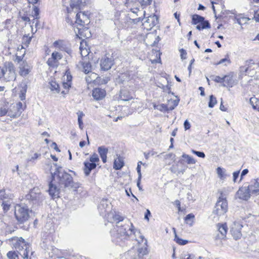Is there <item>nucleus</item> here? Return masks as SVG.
I'll use <instances>...</instances> for the list:
<instances>
[{
    "instance_id": "13d9d810",
    "label": "nucleus",
    "mask_w": 259,
    "mask_h": 259,
    "mask_svg": "<svg viewBox=\"0 0 259 259\" xmlns=\"http://www.w3.org/2000/svg\"><path fill=\"white\" fill-rule=\"evenodd\" d=\"M55 62H56V61L54 60L52 57L50 58H49L47 61V63H48V65L50 66H53Z\"/></svg>"
},
{
    "instance_id": "a878e982",
    "label": "nucleus",
    "mask_w": 259,
    "mask_h": 259,
    "mask_svg": "<svg viewBox=\"0 0 259 259\" xmlns=\"http://www.w3.org/2000/svg\"><path fill=\"white\" fill-rule=\"evenodd\" d=\"M224 82L225 83L223 84L224 87H232L234 84V80L233 79L232 76L230 75H225L223 77Z\"/></svg>"
},
{
    "instance_id": "72a5a7b5",
    "label": "nucleus",
    "mask_w": 259,
    "mask_h": 259,
    "mask_svg": "<svg viewBox=\"0 0 259 259\" xmlns=\"http://www.w3.org/2000/svg\"><path fill=\"white\" fill-rule=\"evenodd\" d=\"M175 241L179 244L180 245H185L187 243H188V241L187 240H184L180 238H179L176 234V231H175Z\"/></svg>"
},
{
    "instance_id": "4c0bfd02",
    "label": "nucleus",
    "mask_w": 259,
    "mask_h": 259,
    "mask_svg": "<svg viewBox=\"0 0 259 259\" xmlns=\"http://www.w3.org/2000/svg\"><path fill=\"white\" fill-rule=\"evenodd\" d=\"M7 256L9 259H19L18 253L15 251H9Z\"/></svg>"
},
{
    "instance_id": "37998d69",
    "label": "nucleus",
    "mask_w": 259,
    "mask_h": 259,
    "mask_svg": "<svg viewBox=\"0 0 259 259\" xmlns=\"http://www.w3.org/2000/svg\"><path fill=\"white\" fill-rule=\"evenodd\" d=\"M113 219L114 221H118L116 223V225H120V222H122L123 221V217L120 216L118 214H115L113 215Z\"/></svg>"
},
{
    "instance_id": "8fccbe9b",
    "label": "nucleus",
    "mask_w": 259,
    "mask_h": 259,
    "mask_svg": "<svg viewBox=\"0 0 259 259\" xmlns=\"http://www.w3.org/2000/svg\"><path fill=\"white\" fill-rule=\"evenodd\" d=\"M249 20V18H246V17H242V18H238L237 19V23L241 25L242 24V23H246L247 21Z\"/></svg>"
},
{
    "instance_id": "aec40b11",
    "label": "nucleus",
    "mask_w": 259,
    "mask_h": 259,
    "mask_svg": "<svg viewBox=\"0 0 259 259\" xmlns=\"http://www.w3.org/2000/svg\"><path fill=\"white\" fill-rule=\"evenodd\" d=\"M84 172L85 176H88L90 174V172L92 169H95L97 165L95 163L90 162L88 161H85L84 162Z\"/></svg>"
},
{
    "instance_id": "6e6552de",
    "label": "nucleus",
    "mask_w": 259,
    "mask_h": 259,
    "mask_svg": "<svg viewBox=\"0 0 259 259\" xmlns=\"http://www.w3.org/2000/svg\"><path fill=\"white\" fill-rule=\"evenodd\" d=\"M243 227L242 222L240 221H235L231 225L230 232L236 240L240 238L241 236V230Z\"/></svg>"
},
{
    "instance_id": "423d86ee",
    "label": "nucleus",
    "mask_w": 259,
    "mask_h": 259,
    "mask_svg": "<svg viewBox=\"0 0 259 259\" xmlns=\"http://www.w3.org/2000/svg\"><path fill=\"white\" fill-rule=\"evenodd\" d=\"M112 209L111 203L107 199H102L98 206V209L101 215L106 217L109 216Z\"/></svg>"
},
{
    "instance_id": "cd10ccee",
    "label": "nucleus",
    "mask_w": 259,
    "mask_h": 259,
    "mask_svg": "<svg viewBox=\"0 0 259 259\" xmlns=\"http://www.w3.org/2000/svg\"><path fill=\"white\" fill-rule=\"evenodd\" d=\"M196 25V29L199 30L210 28V25L209 22H204L202 23H198Z\"/></svg>"
},
{
    "instance_id": "5fc2aeb1",
    "label": "nucleus",
    "mask_w": 259,
    "mask_h": 259,
    "mask_svg": "<svg viewBox=\"0 0 259 259\" xmlns=\"http://www.w3.org/2000/svg\"><path fill=\"white\" fill-rule=\"evenodd\" d=\"M82 21L81 19L80 18V15L78 13H77L76 15L75 23L78 24L82 25Z\"/></svg>"
},
{
    "instance_id": "bb28decb",
    "label": "nucleus",
    "mask_w": 259,
    "mask_h": 259,
    "mask_svg": "<svg viewBox=\"0 0 259 259\" xmlns=\"http://www.w3.org/2000/svg\"><path fill=\"white\" fill-rule=\"evenodd\" d=\"M182 157L184 159L181 160V162H182L183 160H184V159L186 160V162H187L189 164H193L196 163V160L195 159L192 157V156H189V155H187L186 154H183L182 156Z\"/></svg>"
},
{
    "instance_id": "f8f14e48",
    "label": "nucleus",
    "mask_w": 259,
    "mask_h": 259,
    "mask_svg": "<svg viewBox=\"0 0 259 259\" xmlns=\"http://www.w3.org/2000/svg\"><path fill=\"white\" fill-rule=\"evenodd\" d=\"M15 247L16 249L19 250H22V249L25 248V250L23 252V254L22 255L23 256L24 259H28V251L27 250V247L26 245V244L25 243L24 240L22 238H20L18 239L16 243L15 244ZM21 255V254L20 253Z\"/></svg>"
},
{
    "instance_id": "603ef678",
    "label": "nucleus",
    "mask_w": 259,
    "mask_h": 259,
    "mask_svg": "<svg viewBox=\"0 0 259 259\" xmlns=\"http://www.w3.org/2000/svg\"><path fill=\"white\" fill-rule=\"evenodd\" d=\"M8 198V195L6 194L4 189L0 190V199L3 200Z\"/></svg>"
},
{
    "instance_id": "9d476101",
    "label": "nucleus",
    "mask_w": 259,
    "mask_h": 259,
    "mask_svg": "<svg viewBox=\"0 0 259 259\" xmlns=\"http://www.w3.org/2000/svg\"><path fill=\"white\" fill-rule=\"evenodd\" d=\"M158 17L155 15L149 16L143 22V27L147 30H151L158 23Z\"/></svg>"
},
{
    "instance_id": "b1692460",
    "label": "nucleus",
    "mask_w": 259,
    "mask_h": 259,
    "mask_svg": "<svg viewBox=\"0 0 259 259\" xmlns=\"http://www.w3.org/2000/svg\"><path fill=\"white\" fill-rule=\"evenodd\" d=\"M124 165V162L122 157L118 156L114 160L113 164V168L115 169H120Z\"/></svg>"
},
{
    "instance_id": "2eb2a0df",
    "label": "nucleus",
    "mask_w": 259,
    "mask_h": 259,
    "mask_svg": "<svg viewBox=\"0 0 259 259\" xmlns=\"http://www.w3.org/2000/svg\"><path fill=\"white\" fill-rule=\"evenodd\" d=\"M20 75L26 76L31 71L32 66L28 64L26 61H22L20 65Z\"/></svg>"
},
{
    "instance_id": "c85d7f7f",
    "label": "nucleus",
    "mask_w": 259,
    "mask_h": 259,
    "mask_svg": "<svg viewBox=\"0 0 259 259\" xmlns=\"http://www.w3.org/2000/svg\"><path fill=\"white\" fill-rule=\"evenodd\" d=\"M195 216L193 213H189L187 214L185 218V221L186 224L189 225L190 226H192L193 223L194 222Z\"/></svg>"
},
{
    "instance_id": "412c9836",
    "label": "nucleus",
    "mask_w": 259,
    "mask_h": 259,
    "mask_svg": "<svg viewBox=\"0 0 259 259\" xmlns=\"http://www.w3.org/2000/svg\"><path fill=\"white\" fill-rule=\"evenodd\" d=\"M19 87L21 88L19 97L21 100L23 101L25 99L26 93L27 91V85L25 82H22Z\"/></svg>"
},
{
    "instance_id": "4be33fe9",
    "label": "nucleus",
    "mask_w": 259,
    "mask_h": 259,
    "mask_svg": "<svg viewBox=\"0 0 259 259\" xmlns=\"http://www.w3.org/2000/svg\"><path fill=\"white\" fill-rule=\"evenodd\" d=\"M133 97L129 92L125 90H121L120 92V99L122 101H127L132 99Z\"/></svg>"
},
{
    "instance_id": "9b49d317",
    "label": "nucleus",
    "mask_w": 259,
    "mask_h": 259,
    "mask_svg": "<svg viewBox=\"0 0 259 259\" xmlns=\"http://www.w3.org/2000/svg\"><path fill=\"white\" fill-rule=\"evenodd\" d=\"M113 65V60L106 56L102 58L100 61V66L102 70L106 71L110 69Z\"/></svg>"
},
{
    "instance_id": "f3484780",
    "label": "nucleus",
    "mask_w": 259,
    "mask_h": 259,
    "mask_svg": "<svg viewBox=\"0 0 259 259\" xmlns=\"http://www.w3.org/2000/svg\"><path fill=\"white\" fill-rule=\"evenodd\" d=\"M248 186L252 195L256 196L259 195V179L252 180L250 185Z\"/></svg>"
},
{
    "instance_id": "5701e85b",
    "label": "nucleus",
    "mask_w": 259,
    "mask_h": 259,
    "mask_svg": "<svg viewBox=\"0 0 259 259\" xmlns=\"http://www.w3.org/2000/svg\"><path fill=\"white\" fill-rule=\"evenodd\" d=\"M192 23L194 25H196L198 23H202L204 22H208V21L205 20L203 17L197 14H194L192 16Z\"/></svg>"
},
{
    "instance_id": "4d7b16f0",
    "label": "nucleus",
    "mask_w": 259,
    "mask_h": 259,
    "mask_svg": "<svg viewBox=\"0 0 259 259\" xmlns=\"http://www.w3.org/2000/svg\"><path fill=\"white\" fill-rule=\"evenodd\" d=\"M180 51V53H181V58L182 59H186V55H187V53H186V51L182 49H181Z\"/></svg>"
},
{
    "instance_id": "c756f323",
    "label": "nucleus",
    "mask_w": 259,
    "mask_h": 259,
    "mask_svg": "<svg viewBox=\"0 0 259 259\" xmlns=\"http://www.w3.org/2000/svg\"><path fill=\"white\" fill-rule=\"evenodd\" d=\"M71 82H64L62 83V88L64 89L62 91L61 94L63 95H66L68 93L69 89L71 87Z\"/></svg>"
},
{
    "instance_id": "393cba45",
    "label": "nucleus",
    "mask_w": 259,
    "mask_h": 259,
    "mask_svg": "<svg viewBox=\"0 0 259 259\" xmlns=\"http://www.w3.org/2000/svg\"><path fill=\"white\" fill-rule=\"evenodd\" d=\"M82 67V71L88 74L91 71L92 66L89 61H83L81 62Z\"/></svg>"
},
{
    "instance_id": "e433bc0d",
    "label": "nucleus",
    "mask_w": 259,
    "mask_h": 259,
    "mask_svg": "<svg viewBox=\"0 0 259 259\" xmlns=\"http://www.w3.org/2000/svg\"><path fill=\"white\" fill-rule=\"evenodd\" d=\"M25 107L26 105L21 102H19L16 104V108L18 110V112L17 113L18 114V116L20 115L22 111L24 110Z\"/></svg>"
},
{
    "instance_id": "a19ab883",
    "label": "nucleus",
    "mask_w": 259,
    "mask_h": 259,
    "mask_svg": "<svg viewBox=\"0 0 259 259\" xmlns=\"http://www.w3.org/2000/svg\"><path fill=\"white\" fill-rule=\"evenodd\" d=\"M2 206L4 211L6 212H7L10 208V203L9 201H4L2 203Z\"/></svg>"
},
{
    "instance_id": "e2e57ef3",
    "label": "nucleus",
    "mask_w": 259,
    "mask_h": 259,
    "mask_svg": "<svg viewBox=\"0 0 259 259\" xmlns=\"http://www.w3.org/2000/svg\"><path fill=\"white\" fill-rule=\"evenodd\" d=\"M175 202H176V205H177V207H178L179 211H181L180 201L179 200H176Z\"/></svg>"
},
{
    "instance_id": "052dcab7",
    "label": "nucleus",
    "mask_w": 259,
    "mask_h": 259,
    "mask_svg": "<svg viewBox=\"0 0 259 259\" xmlns=\"http://www.w3.org/2000/svg\"><path fill=\"white\" fill-rule=\"evenodd\" d=\"M66 82H71L72 80V76L71 75L70 72L66 71Z\"/></svg>"
},
{
    "instance_id": "4468645a",
    "label": "nucleus",
    "mask_w": 259,
    "mask_h": 259,
    "mask_svg": "<svg viewBox=\"0 0 259 259\" xmlns=\"http://www.w3.org/2000/svg\"><path fill=\"white\" fill-rule=\"evenodd\" d=\"M130 10L132 13L136 14L137 16H139V17L132 19L133 22L134 23H137L143 20L142 17L145 16V11H143L142 10H140L137 7L131 8H130Z\"/></svg>"
},
{
    "instance_id": "0eeeda50",
    "label": "nucleus",
    "mask_w": 259,
    "mask_h": 259,
    "mask_svg": "<svg viewBox=\"0 0 259 259\" xmlns=\"http://www.w3.org/2000/svg\"><path fill=\"white\" fill-rule=\"evenodd\" d=\"M251 192L247 184H245L240 187L236 194V197L243 200H248L251 196Z\"/></svg>"
},
{
    "instance_id": "f704fd0d",
    "label": "nucleus",
    "mask_w": 259,
    "mask_h": 259,
    "mask_svg": "<svg viewBox=\"0 0 259 259\" xmlns=\"http://www.w3.org/2000/svg\"><path fill=\"white\" fill-rule=\"evenodd\" d=\"M217 103L216 98L213 96L210 95L209 97V101L208 102V107L209 108H212Z\"/></svg>"
},
{
    "instance_id": "2f4dec72",
    "label": "nucleus",
    "mask_w": 259,
    "mask_h": 259,
    "mask_svg": "<svg viewBox=\"0 0 259 259\" xmlns=\"http://www.w3.org/2000/svg\"><path fill=\"white\" fill-rule=\"evenodd\" d=\"M227 226L226 224L221 225L219 227L218 230L221 234L222 237H224L226 236V234L227 232Z\"/></svg>"
},
{
    "instance_id": "338daca9",
    "label": "nucleus",
    "mask_w": 259,
    "mask_h": 259,
    "mask_svg": "<svg viewBox=\"0 0 259 259\" xmlns=\"http://www.w3.org/2000/svg\"><path fill=\"white\" fill-rule=\"evenodd\" d=\"M66 21L69 25H72V21L71 20V19H70L69 16H67L66 17Z\"/></svg>"
},
{
    "instance_id": "774afa93",
    "label": "nucleus",
    "mask_w": 259,
    "mask_h": 259,
    "mask_svg": "<svg viewBox=\"0 0 259 259\" xmlns=\"http://www.w3.org/2000/svg\"><path fill=\"white\" fill-rule=\"evenodd\" d=\"M254 18L255 19V20L256 22H259V13H258L257 12L255 13L254 14Z\"/></svg>"
},
{
    "instance_id": "a211bd4d",
    "label": "nucleus",
    "mask_w": 259,
    "mask_h": 259,
    "mask_svg": "<svg viewBox=\"0 0 259 259\" xmlns=\"http://www.w3.org/2000/svg\"><path fill=\"white\" fill-rule=\"evenodd\" d=\"M93 97L96 100H100L106 96V91L100 88L94 89L92 93Z\"/></svg>"
},
{
    "instance_id": "c9c22d12",
    "label": "nucleus",
    "mask_w": 259,
    "mask_h": 259,
    "mask_svg": "<svg viewBox=\"0 0 259 259\" xmlns=\"http://www.w3.org/2000/svg\"><path fill=\"white\" fill-rule=\"evenodd\" d=\"M32 36H29L28 35H24L22 38V42L24 45L28 47L30 44Z\"/></svg>"
},
{
    "instance_id": "680f3d73",
    "label": "nucleus",
    "mask_w": 259,
    "mask_h": 259,
    "mask_svg": "<svg viewBox=\"0 0 259 259\" xmlns=\"http://www.w3.org/2000/svg\"><path fill=\"white\" fill-rule=\"evenodd\" d=\"M137 170L138 174V177H139V179L142 178V174L141 171V166L140 164H137Z\"/></svg>"
},
{
    "instance_id": "6e6d98bb",
    "label": "nucleus",
    "mask_w": 259,
    "mask_h": 259,
    "mask_svg": "<svg viewBox=\"0 0 259 259\" xmlns=\"http://www.w3.org/2000/svg\"><path fill=\"white\" fill-rule=\"evenodd\" d=\"M184 126L185 130H188L190 128L191 124L188 120H186L184 121Z\"/></svg>"
},
{
    "instance_id": "ea45409f",
    "label": "nucleus",
    "mask_w": 259,
    "mask_h": 259,
    "mask_svg": "<svg viewBox=\"0 0 259 259\" xmlns=\"http://www.w3.org/2000/svg\"><path fill=\"white\" fill-rule=\"evenodd\" d=\"M210 78L212 80H213L216 82H218V83L224 82L223 77H221L219 76L211 75L210 76Z\"/></svg>"
},
{
    "instance_id": "f257e3e1",
    "label": "nucleus",
    "mask_w": 259,
    "mask_h": 259,
    "mask_svg": "<svg viewBox=\"0 0 259 259\" xmlns=\"http://www.w3.org/2000/svg\"><path fill=\"white\" fill-rule=\"evenodd\" d=\"M137 232L140 233L139 231L135 230L133 224L127 221L123 225H116L111 233L113 241L116 243H120L121 241L127 239L132 234H136Z\"/></svg>"
},
{
    "instance_id": "09e8293b",
    "label": "nucleus",
    "mask_w": 259,
    "mask_h": 259,
    "mask_svg": "<svg viewBox=\"0 0 259 259\" xmlns=\"http://www.w3.org/2000/svg\"><path fill=\"white\" fill-rule=\"evenodd\" d=\"M217 172L219 176V177L221 179H223L224 178V170L220 167H219L217 169Z\"/></svg>"
},
{
    "instance_id": "58836bf2",
    "label": "nucleus",
    "mask_w": 259,
    "mask_h": 259,
    "mask_svg": "<svg viewBox=\"0 0 259 259\" xmlns=\"http://www.w3.org/2000/svg\"><path fill=\"white\" fill-rule=\"evenodd\" d=\"M41 156L40 153H35L33 156L29 157L27 158V162H34L35 160L37 159Z\"/></svg>"
},
{
    "instance_id": "7ed1b4c3",
    "label": "nucleus",
    "mask_w": 259,
    "mask_h": 259,
    "mask_svg": "<svg viewBox=\"0 0 259 259\" xmlns=\"http://www.w3.org/2000/svg\"><path fill=\"white\" fill-rule=\"evenodd\" d=\"M32 210L23 204H17L15 208V216L19 223H24L30 218Z\"/></svg>"
},
{
    "instance_id": "0e129e2a",
    "label": "nucleus",
    "mask_w": 259,
    "mask_h": 259,
    "mask_svg": "<svg viewBox=\"0 0 259 259\" xmlns=\"http://www.w3.org/2000/svg\"><path fill=\"white\" fill-rule=\"evenodd\" d=\"M192 255L189 254H185L182 257L181 259H192Z\"/></svg>"
},
{
    "instance_id": "1a4fd4ad",
    "label": "nucleus",
    "mask_w": 259,
    "mask_h": 259,
    "mask_svg": "<svg viewBox=\"0 0 259 259\" xmlns=\"http://www.w3.org/2000/svg\"><path fill=\"white\" fill-rule=\"evenodd\" d=\"M85 2L86 0H70V8H67V13H71L74 9L76 10L74 13H76L85 5Z\"/></svg>"
},
{
    "instance_id": "a18cd8bd",
    "label": "nucleus",
    "mask_w": 259,
    "mask_h": 259,
    "mask_svg": "<svg viewBox=\"0 0 259 259\" xmlns=\"http://www.w3.org/2000/svg\"><path fill=\"white\" fill-rule=\"evenodd\" d=\"M90 162L93 163L98 162L99 161V158L98 157V155L96 153L93 154L90 158Z\"/></svg>"
},
{
    "instance_id": "473e14b6",
    "label": "nucleus",
    "mask_w": 259,
    "mask_h": 259,
    "mask_svg": "<svg viewBox=\"0 0 259 259\" xmlns=\"http://www.w3.org/2000/svg\"><path fill=\"white\" fill-rule=\"evenodd\" d=\"M77 114L78 116V122L79 128L80 129H82L83 122L82 120V118L84 115V114H83V113L82 111H79L77 113Z\"/></svg>"
},
{
    "instance_id": "f03ea898",
    "label": "nucleus",
    "mask_w": 259,
    "mask_h": 259,
    "mask_svg": "<svg viewBox=\"0 0 259 259\" xmlns=\"http://www.w3.org/2000/svg\"><path fill=\"white\" fill-rule=\"evenodd\" d=\"M56 167L55 171H51L52 178L53 180L57 181L61 187L70 189L72 188H76L75 186L72 176L65 170H62V167L57 166V163H54Z\"/></svg>"
},
{
    "instance_id": "69168bd1",
    "label": "nucleus",
    "mask_w": 259,
    "mask_h": 259,
    "mask_svg": "<svg viewBox=\"0 0 259 259\" xmlns=\"http://www.w3.org/2000/svg\"><path fill=\"white\" fill-rule=\"evenodd\" d=\"M152 0H143L142 1V4L144 5H150L151 3Z\"/></svg>"
},
{
    "instance_id": "49530a36",
    "label": "nucleus",
    "mask_w": 259,
    "mask_h": 259,
    "mask_svg": "<svg viewBox=\"0 0 259 259\" xmlns=\"http://www.w3.org/2000/svg\"><path fill=\"white\" fill-rule=\"evenodd\" d=\"M191 151L193 154L196 155L197 156L199 157L204 158L205 156L204 153L203 152L197 151L194 150H192Z\"/></svg>"
},
{
    "instance_id": "3c124183",
    "label": "nucleus",
    "mask_w": 259,
    "mask_h": 259,
    "mask_svg": "<svg viewBox=\"0 0 259 259\" xmlns=\"http://www.w3.org/2000/svg\"><path fill=\"white\" fill-rule=\"evenodd\" d=\"M157 109L161 111H168V107L164 104L160 105L157 107Z\"/></svg>"
},
{
    "instance_id": "de8ad7c7",
    "label": "nucleus",
    "mask_w": 259,
    "mask_h": 259,
    "mask_svg": "<svg viewBox=\"0 0 259 259\" xmlns=\"http://www.w3.org/2000/svg\"><path fill=\"white\" fill-rule=\"evenodd\" d=\"M138 252L139 255H141L142 256H143L148 253L147 249L146 247H142L141 248H139L138 249Z\"/></svg>"
},
{
    "instance_id": "864d4df0",
    "label": "nucleus",
    "mask_w": 259,
    "mask_h": 259,
    "mask_svg": "<svg viewBox=\"0 0 259 259\" xmlns=\"http://www.w3.org/2000/svg\"><path fill=\"white\" fill-rule=\"evenodd\" d=\"M80 54L82 57H86L89 54L88 50L85 49H82L81 46L80 47Z\"/></svg>"
},
{
    "instance_id": "dca6fc26",
    "label": "nucleus",
    "mask_w": 259,
    "mask_h": 259,
    "mask_svg": "<svg viewBox=\"0 0 259 259\" xmlns=\"http://www.w3.org/2000/svg\"><path fill=\"white\" fill-rule=\"evenodd\" d=\"M55 182H56V181L53 180L52 179L51 182L49 183V188L48 190L49 194L54 198L59 197V189L56 185L54 183Z\"/></svg>"
},
{
    "instance_id": "39448f33",
    "label": "nucleus",
    "mask_w": 259,
    "mask_h": 259,
    "mask_svg": "<svg viewBox=\"0 0 259 259\" xmlns=\"http://www.w3.org/2000/svg\"><path fill=\"white\" fill-rule=\"evenodd\" d=\"M3 79L6 81H11L16 79L15 67L12 62H6L4 65Z\"/></svg>"
},
{
    "instance_id": "6ab92c4d",
    "label": "nucleus",
    "mask_w": 259,
    "mask_h": 259,
    "mask_svg": "<svg viewBox=\"0 0 259 259\" xmlns=\"http://www.w3.org/2000/svg\"><path fill=\"white\" fill-rule=\"evenodd\" d=\"M98 152L103 163H106L108 149L104 146H100L98 148Z\"/></svg>"
},
{
    "instance_id": "ddd939ff",
    "label": "nucleus",
    "mask_w": 259,
    "mask_h": 259,
    "mask_svg": "<svg viewBox=\"0 0 259 259\" xmlns=\"http://www.w3.org/2000/svg\"><path fill=\"white\" fill-rule=\"evenodd\" d=\"M8 106L9 104L7 103L0 107V117L4 116L7 114L8 116L13 118L18 117V114L12 113L11 110H9Z\"/></svg>"
},
{
    "instance_id": "7c9ffc66",
    "label": "nucleus",
    "mask_w": 259,
    "mask_h": 259,
    "mask_svg": "<svg viewBox=\"0 0 259 259\" xmlns=\"http://www.w3.org/2000/svg\"><path fill=\"white\" fill-rule=\"evenodd\" d=\"M50 89L51 91H55L56 93H58L60 92V87L59 85L55 81H52L50 82Z\"/></svg>"
},
{
    "instance_id": "79ce46f5",
    "label": "nucleus",
    "mask_w": 259,
    "mask_h": 259,
    "mask_svg": "<svg viewBox=\"0 0 259 259\" xmlns=\"http://www.w3.org/2000/svg\"><path fill=\"white\" fill-rule=\"evenodd\" d=\"M224 63H225L224 65H225V66H226L227 65V64H229L231 63V61L229 59L228 56H227L226 58L220 60V61L219 62H218L216 64L219 65V64H224Z\"/></svg>"
},
{
    "instance_id": "c03bdc74",
    "label": "nucleus",
    "mask_w": 259,
    "mask_h": 259,
    "mask_svg": "<svg viewBox=\"0 0 259 259\" xmlns=\"http://www.w3.org/2000/svg\"><path fill=\"white\" fill-rule=\"evenodd\" d=\"M62 57V55L57 52H53L52 54V58L56 61L60 60Z\"/></svg>"
},
{
    "instance_id": "20e7f679",
    "label": "nucleus",
    "mask_w": 259,
    "mask_h": 259,
    "mask_svg": "<svg viewBox=\"0 0 259 259\" xmlns=\"http://www.w3.org/2000/svg\"><path fill=\"white\" fill-rule=\"evenodd\" d=\"M228 202L223 192H220V195L215 203L212 213L218 217L224 215L228 210Z\"/></svg>"
},
{
    "instance_id": "bf43d9fd",
    "label": "nucleus",
    "mask_w": 259,
    "mask_h": 259,
    "mask_svg": "<svg viewBox=\"0 0 259 259\" xmlns=\"http://www.w3.org/2000/svg\"><path fill=\"white\" fill-rule=\"evenodd\" d=\"M239 175V171H235L233 174V182H236L237 179L238 178Z\"/></svg>"
}]
</instances>
